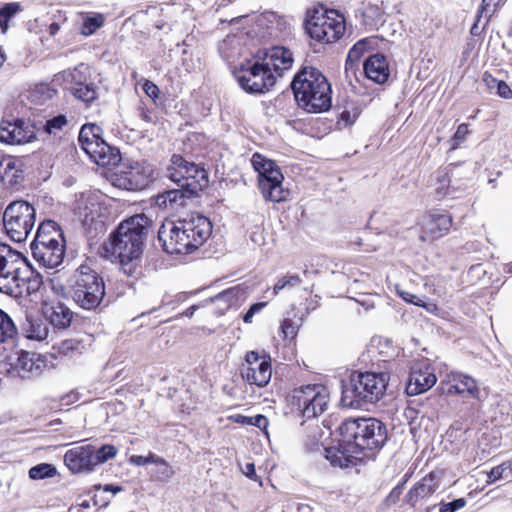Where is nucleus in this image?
Returning <instances> with one entry per match:
<instances>
[{
    "mask_svg": "<svg viewBox=\"0 0 512 512\" xmlns=\"http://www.w3.org/2000/svg\"><path fill=\"white\" fill-rule=\"evenodd\" d=\"M292 398L303 416L312 419L327 410L330 395L325 386L313 384L295 389Z\"/></svg>",
    "mask_w": 512,
    "mask_h": 512,
    "instance_id": "nucleus-14",
    "label": "nucleus"
},
{
    "mask_svg": "<svg viewBox=\"0 0 512 512\" xmlns=\"http://www.w3.org/2000/svg\"><path fill=\"white\" fill-rule=\"evenodd\" d=\"M468 134V125L467 124H460L457 128V131L454 134V140L456 141H463Z\"/></svg>",
    "mask_w": 512,
    "mask_h": 512,
    "instance_id": "nucleus-57",
    "label": "nucleus"
},
{
    "mask_svg": "<svg viewBox=\"0 0 512 512\" xmlns=\"http://www.w3.org/2000/svg\"><path fill=\"white\" fill-rule=\"evenodd\" d=\"M499 97L503 99H511L512 98V89L510 86L502 80L500 84H497L496 93Z\"/></svg>",
    "mask_w": 512,
    "mask_h": 512,
    "instance_id": "nucleus-53",
    "label": "nucleus"
},
{
    "mask_svg": "<svg viewBox=\"0 0 512 512\" xmlns=\"http://www.w3.org/2000/svg\"><path fill=\"white\" fill-rule=\"evenodd\" d=\"M36 138L34 127L23 119L0 122V142L9 145L29 143Z\"/></svg>",
    "mask_w": 512,
    "mask_h": 512,
    "instance_id": "nucleus-16",
    "label": "nucleus"
},
{
    "mask_svg": "<svg viewBox=\"0 0 512 512\" xmlns=\"http://www.w3.org/2000/svg\"><path fill=\"white\" fill-rule=\"evenodd\" d=\"M251 418L252 417L244 416V415H235V416H233L234 422L239 423V424H246V425H250L251 424Z\"/></svg>",
    "mask_w": 512,
    "mask_h": 512,
    "instance_id": "nucleus-59",
    "label": "nucleus"
},
{
    "mask_svg": "<svg viewBox=\"0 0 512 512\" xmlns=\"http://www.w3.org/2000/svg\"><path fill=\"white\" fill-rule=\"evenodd\" d=\"M465 504L466 501L463 498L455 499L452 502L442 504L440 507V512H455L463 508Z\"/></svg>",
    "mask_w": 512,
    "mask_h": 512,
    "instance_id": "nucleus-49",
    "label": "nucleus"
},
{
    "mask_svg": "<svg viewBox=\"0 0 512 512\" xmlns=\"http://www.w3.org/2000/svg\"><path fill=\"white\" fill-rule=\"evenodd\" d=\"M211 232L208 218L192 214L177 221H165L158 231V238L167 253L187 254L199 248Z\"/></svg>",
    "mask_w": 512,
    "mask_h": 512,
    "instance_id": "nucleus-1",
    "label": "nucleus"
},
{
    "mask_svg": "<svg viewBox=\"0 0 512 512\" xmlns=\"http://www.w3.org/2000/svg\"><path fill=\"white\" fill-rule=\"evenodd\" d=\"M483 14H480V12L478 11L477 13V21L474 23V25L471 27V34L472 35H478L479 33V22H480V18L482 17Z\"/></svg>",
    "mask_w": 512,
    "mask_h": 512,
    "instance_id": "nucleus-60",
    "label": "nucleus"
},
{
    "mask_svg": "<svg viewBox=\"0 0 512 512\" xmlns=\"http://www.w3.org/2000/svg\"><path fill=\"white\" fill-rule=\"evenodd\" d=\"M191 196L192 195H189L186 189L179 187L178 189L168 190L162 194L157 195L156 204L159 207L165 208H173L174 205L183 206L185 205V200Z\"/></svg>",
    "mask_w": 512,
    "mask_h": 512,
    "instance_id": "nucleus-28",
    "label": "nucleus"
},
{
    "mask_svg": "<svg viewBox=\"0 0 512 512\" xmlns=\"http://www.w3.org/2000/svg\"><path fill=\"white\" fill-rule=\"evenodd\" d=\"M148 224L147 216L136 214L123 221L110 236V248L107 250L119 259L121 269L129 276L134 275L138 268Z\"/></svg>",
    "mask_w": 512,
    "mask_h": 512,
    "instance_id": "nucleus-2",
    "label": "nucleus"
},
{
    "mask_svg": "<svg viewBox=\"0 0 512 512\" xmlns=\"http://www.w3.org/2000/svg\"><path fill=\"white\" fill-rule=\"evenodd\" d=\"M65 89L67 86H83L88 83L90 78V69L87 65L81 63L72 70H67L62 73Z\"/></svg>",
    "mask_w": 512,
    "mask_h": 512,
    "instance_id": "nucleus-29",
    "label": "nucleus"
},
{
    "mask_svg": "<svg viewBox=\"0 0 512 512\" xmlns=\"http://www.w3.org/2000/svg\"><path fill=\"white\" fill-rule=\"evenodd\" d=\"M13 372L21 378L39 375L42 371V362L35 353L21 351L14 363L11 364Z\"/></svg>",
    "mask_w": 512,
    "mask_h": 512,
    "instance_id": "nucleus-25",
    "label": "nucleus"
},
{
    "mask_svg": "<svg viewBox=\"0 0 512 512\" xmlns=\"http://www.w3.org/2000/svg\"><path fill=\"white\" fill-rule=\"evenodd\" d=\"M159 456L156 454L150 452L148 456H142V455H132L129 458V462L136 466H145L147 464H156L158 461Z\"/></svg>",
    "mask_w": 512,
    "mask_h": 512,
    "instance_id": "nucleus-46",
    "label": "nucleus"
},
{
    "mask_svg": "<svg viewBox=\"0 0 512 512\" xmlns=\"http://www.w3.org/2000/svg\"><path fill=\"white\" fill-rule=\"evenodd\" d=\"M364 72L366 77L375 83H385L390 73L385 56L381 54L370 56L364 63Z\"/></svg>",
    "mask_w": 512,
    "mask_h": 512,
    "instance_id": "nucleus-27",
    "label": "nucleus"
},
{
    "mask_svg": "<svg viewBox=\"0 0 512 512\" xmlns=\"http://www.w3.org/2000/svg\"><path fill=\"white\" fill-rule=\"evenodd\" d=\"M299 331V324L291 319H284L280 326V332L285 341L291 343L297 336Z\"/></svg>",
    "mask_w": 512,
    "mask_h": 512,
    "instance_id": "nucleus-40",
    "label": "nucleus"
},
{
    "mask_svg": "<svg viewBox=\"0 0 512 512\" xmlns=\"http://www.w3.org/2000/svg\"><path fill=\"white\" fill-rule=\"evenodd\" d=\"M44 315L48 323L57 330L68 329L74 318V312L62 302L46 306Z\"/></svg>",
    "mask_w": 512,
    "mask_h": 512,
    "instance_id": "nucleus-24",
    "label": "nucleus"
},
{
    "mask_svg": "<svg viewBox=\"0 0 512 512\" xmlns=\"http://www.w3.org/2000/svg\"><path fill=\"white\" fill-rule=\"evenodd\" d=\"M103 23L104 18L100 14L86 17L81 27V33L85 36L92 35L97 29H99L103 25Z\"/></svg>",
    "mask_w": 512,
    "mask_h": 512,
    "instance_id": "nucleus-39",
    "label": "nucleus"
},
{
    "mask_svg": "<svg viewBox=\"0 0 512 512\" xmlns=\"http://www.w3.org/2000/svg\"><path fill=\"white\" fill-rule=\"evenodd\" d=\"M357 117V112L344 110L340 115L339 123H343L345 126H349L356 121Z\"/></svg>",
    "mask_w": 512,
    "mask_h": 512,
    "instance_id": "nucleus-55",
    "label": "nucleus"
},
{
    "mask_svg": "<svg viewBox=\"0 0 512 512\" xmlns=\"http://www.w3.org/2000/svg\"><path fill=\"white\" fill-rule=\"evenodd\" d=\"M435 179L437 181L436 183V192L440 196H444L449 191V185H450V177L447 172L445 171H437L435 174Z\"/></svg>",
    "mask_w": 512,
    "mask_h": 512,
    "instance_id": "nucleus-42",
    "label": "nucleus"
},
{
    "mask_svg": "<svg viewBox=\"0 0 512 512\" xmlns=\"http://www.w3.org/2000/svg\"><path fill=\"white\" fill-rule=\"evenodd\" d=\"M298 105L310 113L328 111L332 106V90L326 77L314 67H304L291 84Z\"/></svg>",
    "mask_w": 512,
    "mask_h": 512,
    "instance_id": "nucleus-3",
    "label": "nucleus"
},
{
    "mask_svg": "<svg viewBox=\"0 0 512 512\" xmlns=\"http://www.w3.org/2000/svg\"><path fill=\"white\" fill-rule=\"evenodd\" d=\"M28 474L33 480H41L53 477L56 474V468L52 464L41 463L30 468Z\"/></svg>",
    "mask_w": 512,
    "mask_h": 512,
    "instance_id": "nucleus-35",
    "label": "nucleus"
},
{
    "mask_svg": "<svg viewBox=\"0 0 512 512\" xmlns=\"http://www.w3.org/2000/svg\"><path fill=\"white\" fill-rule=\"evenodd\" d=\"M251 164L258 173V186L263 198L274 203L285 201L289 190L283 187L284 176L280 168L259 153L253 154Z\"/></svg>",
    "mask_w": 512,
    "mask_h": 512,
    "instance_id": "nucleus-8",
    "label": "nucleus"
},
{
    "mask_svg": "<svg viewBox=\"0 0 512 512\" xmlns=\"http://www.w3.org/2000/svg\"><path fill=\"white\" fill-rule=\"evenodd\" d=\"M483 83L486 86V88L489 90L490 93H496L497 84H500L502 80H498L495 77H493L491 74L485 72L483 74Z\"/></svg>",
    "mask_w": 512,
    "mask_h": 512,
    "instance_id": "nucleus-50",
    "label": "nucleus"
},
{
    "mask_svg": "<svg viewBox=\"0 0 512 512\" xmlns=\"http://www.w3.org/2000/svg\"><path fill=\"white\" fill-rule=\"evenodd\" d=\"M24 333L28 339L43 341L49 337V327L42 319H27Z\"/></svg>",
    "mask_w": 512,
    "mask_h": 512,
    "instance_id": "nucleus-30",
    "label": "nucleus"
},
{
    "mask_svg": "<svg viewBox=\"0 0 512 512\" xmlns=\"http://www.w3.org/2000/svg\"><path fill=\"white\" fill-rule=\"evenodd\" d=\"M17 334V328L11 317L0 308V344L12 339Z\"/></svg>",
    "mask_w": 512,
    "mask_h": 512,
    "instance_id": "nucleus-33",
    "label": "nucleus"
},
{
    "mask_svg": "<svg viewBox=\"0 0 512 512\" xmlns=\"http://www.w3.org/2000/svg\"><path fill=\"white\" fill-rule=\"evenodd\" d=\"M73 301L84 310H95L105 296L103 278L87 263L81 264L73 274L71 285Z\"/></svg>",
    "mask_w": 512,
    "mask_h": 512,
    "instance_id": "nucleus-7",
    "label": "nucleus"
},
{
    "mask_svg": "<svg viewBox=\"0 0 512 512\" xmlns=\"http://www.w3.org/2000/svg\"><path fill=\"white\" fill-rule=\"evenodd\" d=\"M198 309V306L197 305H193V306H190L189 308H187L184 312H183V315L188 317V318H191L195 311Z\"/></svg>",
    "mask_w": 512,
    "mask_h": 512,
    "instance_id": "nucleus-61",
    "label": "nucleus"
},
{
    "mask_svg": "<svg viewBox=\"0 0 512 512\" xmlns=\"http://www.w3.org/2000/svg\"><path fill=\"white\" fill-rule=\"evenodd\" d=\"M503 1L504 0H482L479 12L480 14L485 13L486 22H488L490 16L496 10V8L503 4Z\"/></svg>",
    "mask_w": 512,
    "mask_h": 512,
    "instance_id": "nucleus-47",
    "label": "nucleus"
},
{
    "mask_svg": "<svg viewBox=\"0 0 512 512\" xmlns=\"http://www.w3.org/2000/svg\"><path fill=\"white\" fill-rule=\"evenodd\" d=\"M117 454V449L113 445H103L99 449L93 446V459L95 467L113 459Z\"/></svg>",
    "mask_w": 512,
    "mask_h": 512,
    "instance_id": "nucleus-36",
    "label": "nucleus"
},
{
    "mask_svg": "<svg viewBox=\"0 0 512 512\" xmlns=\"http://www.w3.org/2000/svg\"><path fill=\"white\" fill-rule=\"evenodd\" d=\"M53 349L59 355L74 357L83 353L85 345L81 339L70 338L55 344Z\"/></svg>",
    "mask_w": 512,
    "mask_h": 512,
    "instance_id": "nucleus-31",
    "label": "nucleus"
},
{
    "mask_svg": "<svg viewBox=\"0 0 512 512\" xmlns=\"http://www.w3.org/2000/svg\"><path fill=\"white\" fill-rule=\"evenodd\" d=\"M436 381L437 378L434 373V368L426 360L418 361L411 367L406 386L407 394H422L431 389Z\"/></svg>",
    "mask_w": 512,
    "mask_h": 512,
    "instance_id": "nucleus-17",
    "label": "nucleus"
},
{
    "mask_svg": "<svg viewBox=\"0 0 512 512\" xmlns=\"http://www.w3.org/2000/svg\"><path fill=\"white\" fill-rule=\"evenodd\" d=\"M246 367L242 370L243 378L258 387L266 386L272 376L271 358L259 355L255 351L247 352L245 356Z\"/></svg>",
    "mask_w": 512,
    "mask_h": 512,
    "instance_id": "nucleus-15",
    "label": "nucleus"
},
{
    "mask_svg": "<svg viewBox=\"0 0 512 512\" xmlns=\"http://www.w3.org/2000/svg\"><path fill=\"white\" fill-rule=\"evenodd\" d=\"M452 225V218L446 213H430L422 220L423 235L421 239L436 240L446 235Z\"/></svg>",
    "mask_w": 512,
    "mask_h": 512,
    "instance_id": "nucleus-22",
    "label": "nucleus"
},
{
    "mask_svg": "<svg viewBox=\"0 0 512 512\" xmlns=\"http://www.w3.org/2000/svg\"><path fill=\"white\" fill-rule=\"evenodd\" d=\"M3 222L9 238L15 242H22L35 225L36 210L27 201H13L4 211Z\"/></svg>",
    "mask_w": 512,
    "mask_h": 512,
    "instance_id": "nucleus-10",
    "label": "nucleus"
},
{
    "mask_svg": "<svg viewBox=\"0 0 512 512\" xmlns=\"http://www.w3.org/2000/svg\"><path fill=\"white\" fill-rule=\"evenodd\" d=\"M298 512H312V508L308 504H299Z\"/></svg>",
    "mask_w": 512,
    "mask_h": 512,
    "instance_id": "nucleus-62",
    "label": "nucleus"
},
{
    "mask_svg": "<svg viewBox=\"0 0 512 512\" xmlns=\"http://www.w3.org/2000/svg\"><path fill=\"white\" fill-rule=\"evenodd\" d=\"M167 176L179 187L196 195L208 185V175L204 168L188 162L181 155H173Z\"/></svg>",
    "mask_w": 512,
    "mask_h": 512,
    "instance_id": "nucleus-12",
    "label": "nucleus"
},
{
    "mask_svg": "<svg viewBox=\"0 0 512 512\" xmlns=\"http://www.w3.org/2000/svg\"><path fill=\"white\" fill-rule=\"evenodd\" d=\"M78 141L83 151L99 166L116 165L121 159L119 150L105 142L102 129L96 124L83 125Z\"/></svg>",
    "mask_w": 512,
    "mask_h": 512,
    "instance_id": "nucleus-9",
    "label": "nucleus"
},
{
    "mask_svg": "<svg viewBox=\"0 0 512 512\" xmlns=\"http://www.w3.org/2000/svg\"><path fill=\"white\" fill-rule=\"evenodd\" d=\"M105 491H110V492L116 494L117 492L121 491V487L113 486V485H106Z\"/></svg>",
    "mask_w": 512,
    "mask_h": 512,
    "instance_id": "nucleus-63",
    "label": "nucleus"
},
{
    "mask_svg": "<svg viewBox=\"0 0 512 512\" xmlns=\"http://www.w3.org/2000/svg\"><path fill=\"white\" fill-rule=\"evenodd\" d=\"M67 90L75 96V98L85 102L91 103L97 98V87L94 83L88 82L83 86H67Z\"/></svg>",
    "mask_w": 512,
    "mask_h": 512,
    "instance_id": "nucleus-32",
    "label": "nucleus"
},
{
    "mask_svg": "<svg viewBox=\"0 0 512 512\" xmlns=\"http://www.w3.org/2000/svg\"><path fill=\"white\" fill-rule=\"evenodd\" d=\"M244 298V289L240 286H234L217 294L209 302L215 305L219 315H223L230 308L238 306Z\"/></svg>",
    "mask_w": 512,
    "mask_h": 512,
    "instance_id": "nucleus-26",
    "label": "nucleus"
},
{
    "mask_svg": "<svg viewBox=\"0 0 512 512\" xmlns=\"http://www.w3.org/2000/svg\"><path fill=\"white\" fill-rule=\"evenodd\" d=\"M370 48L369 39H361L353 45L347 55V64L357 62L363 56L365 52Z\"/></svg>",
    "mask_w": 512,
    "mask_h": 512,
    "instance_id": "nucleus-37",
    "label": "nucleus"
},
{
    "mask_svg": "<svg viewBox=\"0 0 512 512\" xmlns=\"http://www.w3.org/2000/svg\"><path fill=\"white\" fill-rule=\"evenodd\" d=\"M268 424H269V421H268L267 417H265L264 415L259 414V415L253 416L251 418L250 425L258 427L260 430L265 432L266 435H268V433H267Z\"/></svg>",
    "mask_w": 512,
    "mask_h": 512,
    "instance_id": "nucleus-52",
    "label": "nucleus"
},
{
    "mask_svg": "<svg viewBox=\"0 0 512 512\" xmlns=\"http://www.w3.org/2000/svg\"><path fill=\"white\" fill-rule=\"evenodd\" d=\"M152 170L149 166L133 162L117 174V185L126 190H142L150 182Z\"/></svg>",
    "mask_w": 512,
    "mask_h": 512,
    "instance_id": "nucleus-18",
    "label": "nucleus"
},
{
    "mask_svg": "<svg viewBox=\"0 0 512 512\" xmlns=\"http://www.w3.org/2000/svg\"><path fill=\"white\" fill-rule=\"evenodd\" d=\"M59 30V25L57 23H52L49 27V32L51 35H55Z\"/></svg>",
    "mask_w": 512,
    "mask_h": 512,
    "instance_id": "nucleus-64",
    "label": "nucleus"
},
{
    "mask_svg": "<svg viewBox=\"0 0 512 512\" xmlns=\"http://www.w3.org/2000/svg\"><path fill=\"white\" fill-rule=\"evenodd\" d=\"M50 286H51L52 292L56 296H58V297H66L67 289H66V287H65V285L63 283H61L60 281H58L56 279H52L50 281Z\"/></svg>",
    "mask_w": 512,
    "mask_h": 512,
    "instance_id": "nucleus-54",
    "label": "nucleus"
},
{
    "mask_svg": "<svg viewBox=\"0 0 512 512\" xmlns=\"http://www.w3.org/2000/svg\"><path fill=\"white\" fill-rule=\"evenodd\" d=\"M257 55L275 76L276 81L283 76L285 71L290 70L294 63L293 53L282 46L259 51Z\"/></svg>",
    "mask_w": 512,
    "mask_h": 512,
    "instance_id": "nucleus-19",
    "label": "nucleus"
},
{
    "mask_svg": "<svg viewBox=\"0 0 512 512\" xmlns=\"http://www.w3.org/2000/svg\"><path fill=\"white\" fill-rule=\"evenodd\" d=\"M435 490L436 486L433 483L432 477H425L409 491V497L410 500L413 498H425L432 495Z\"/></svg>",
    "mask_w": 512,
    "mask_h": 512,
    "instance_id": "nucleus-34",
    "label": "nucleus"
},
{
    "mask_svg": "<svg viewBox=\"0 0 512 512\" xmlns=\"http://www.w3.org/2000/svg\"><path fill=\"white\" fill-rule=\"evenodd\" d=\"M307 33L318 42L332 43L345 32V19L335 10L316 12L305 24Z\"/></svg>",
    "mask_w": 512,
    "mask_h": 512,
    "instance_id": "nucleus-13",
    "label": "nucleus"
},
{
    "mask_svg": "<svg viewBox=\"0 0 512 512\" xmlns=\"http://www.w3.org/2000/svg\"><path fill=\"white\" fill-rule=\"evenodd\" d=\"M339 430L342 441L350 444L360 458L364 451L377 450L387 440L386 427L376 418H350L341 424Z\"/></svg>",
    "mask_w": 512,
    "mask_h": 512,
    "instance_id": "nucleus-5",
    "label": "nucleus"
},
{
    "mask_svg": "<svg viewBox=\"0 0 512 512\" xmlns=\"http://www.w3.org/2000/svg\"><path fill=\"white\" fill-rule=\"evenodd\" d=\"M67 123L64 115H58L49 119L45 124V131L49 134H56L57 131L61 130Z\"/></svg>",
    "mask_w": 512,
    "mask_h": 512,
    "instance_id": "nucleus-45",
    "label": "nucleus"
},
{
    "mask_svg": "<svg viewBox=\"0 0 512 512\" xmlns=\"http://www.w3.org/2000/svg\"><path fill=\"white\" fill-rule=\"evenodd\" d=\"M156 465L157 470L155 475L156 478L160 481H168L175 474L173 467L161 457L158 458Z\"/></svg>",
    "mask_w": 512,
    "mask_h": 512,
    "instance_id": "nucleus-41",
    "label": "nucleus"
},
{
    "mask_svg": "<svg viewBox=\"0 0 512 512\" xmlns=\"http://www.w3.org/2000/svg\"><path fill=\"white\" fill-rule=\"evenodd\" d=\"M301 283V279L298 275H286L279 279L274 285V294H278L285 288L295 287Z\"/></svg>",
    "mask_w": 512,
    "mask_h": 512,
    "instance_id": "nucleus-43",
    "label": "nucleus"
},
{
    "mask_svg": "<svg viewBox=\"0 0 512 512\" xmlns=\"http://www.w3.org/2000/svg\"><path fill=\"white\" fill-rule=\"evenodd\" d=\"M400 296L408 303H412L416 306L424 307L429 312H434L437 310V306L434 303H428L426 304L423 299L419 298L418 296L410 293V292H400Z\"/></svg>",
    "mask_w": 512,
    "mask_h": 512,
    "instance_id": "nucleus-44",
    "label": "nucleus"
},
{
    "mask_svg": "<svg viewBox=\"0 0 512 512\" xmlns=\"http://www.w3.org/2000/svg\"><path fill=\"white\" fill-rule=\"evenodd\" d=\"M66 242L62 230L52 220L43 221L30 245L31 253L41 266L54 269L64 259Z\"/></svg>",
    "mask_w": 512,
    "mask_h": 512,
    "instance_id": "nucleus-6",
    "label": "nucleus"
},
{
    "mask_svg": "<svg viewBox=\"0 0 512 512\" xmlns=\"http://www.w3.org/2000/svg\"><path fill=\"white\" fill-rule=\"evenodd\" d=\"M243 473L251 478V479H254V477L256 476V472H255V466L253 463H247L243 469Z\"/></svg>",
    "mask_w": 512,
    "mask_h": 512,
    "instance_id": "nucleus-58",
    "label": "nucleus"
},
{
    "mask_svg": "<svg viewBox=\"0 0 512 512\" xmlns=\"http://www.w3.org/2000/svg\"><path fill=\"white\" fill-rule=\"evenodd\" d=\"M93 445L76 446L64 455V462L72 473L92 472L95 469Z\"/></svg>",
    "mask_w": 512,
    "mask_h": 512,
    "instance_id": "nucleus-20",
    "label": "nucleus"
},
{
    "mask_svg": "<svg viewBox=\"0 0 512 512\" xmlns=\"http://www.w3.org/2000/svg\"><path fill=\"white\" fill-rule=\"evenodd\" d=\"M265 305H266V303H264V302H259V303L253 304L249 308V310L245 313V315L243 316V321L245 323H251L254 315L259 313L265 307Z\"/></svg>",
    "mask_w": 512,
    "mask_h": 512,
    "instance_id": "nucleus-51",
    "label": "nucleus"
},
{
    "mask_svg": "<svg viewBox=\"0 0 512 512\" xmlns=\"http://www.w3.org/2000/svg\"><path fill=\"white\" fill-rule=\"evenodd\" d=\"M389 381L387 373L353 372L342 381L341 404L347 408H362L379 401Z\"/></svg>",
    "mask_w": 512,
    "mask_h": 512,
    "instance_id": "nucleus-4",
    "label": "nucleus"
},
{
    "mask_svg": "<svg viewBox=\"0 0 512 512\" xmlns=\"http://www.w3.org/2000/svg\"><path fill=\"white\" fill-rule=\"evenodd\" d=\"M510 469L509 463H502L501 465H498L491 469V471L488 474L489 482H495L503 477H505V471Z\"/></svg>",
    "mask_w": 512,
    "mask_h": 512,
    "instance_id": "nucleus-48",
    "label": "nucleus"
},
{
    "mask_svg": "<svg viewBox=\"0 0 512 512\" xmlns=\"http://www.w3.org/2000/svg\"><path fill=\"white\" fill-rule=\"evenodd\" d=\"M324 457L333 466L347 468L357 464L361 458L350 448V444L344 443L342 440L337 446H329L323 448Z\"/></svg>",
    "mask_w": 512,
    "mask_h": 512,
    "instance_id": "nucleus-23",
    "label": "nucleus"
},
{
    "mask_svg": "<svg viewBox=\"0 0 512 512\" xmlns=\"http://www.w3.org/2000/svg\"><path fill=\"white\" fill-rule=\"evenodd\" d=\"M447 393L460 395L464 398L480 399V389L471 376L461 372H451L447 375Z\"/></svg>",
    "mask_w": 512,
    "mask_h": 512,
    "instance_id": "nucleus-21",
    "label": "nucleus"
},
{
    "mask_svg": "<svg viewBox=\"0 0 512 512\" xmlns=\"http://www.w3.org/2000/svg\"><path fill=\"white\" fill-rule=\"evenodd\" d=\"M21 10L19 3H8L0 9V26L3 31L8 28L10 19Z\"/></svg>",
    "mask_w": 512,
    "mask_h": 512,
    "instance_id": "nucleus-38",
    "label": "nucleus"
},
{
    "mask_svg": "<svg viewBox=\"0 0 512 512\" xmlns=\"http://www.w3.org/2000/svg\"><path fill=\"white\" fill-rule=\"evenodd\" d=\"M240 87L248 93H265L275 84V76L256 54L234 72Z\"/></svg>",
    "mask_w": 512,
    "mask_h": 512,
    "instance_id": "nucleus-11",
    "label": "nucleus"
},
{
    "mask_svg": "<svg viewBox=\"0 0 512 512\" xmlns=\"http://www.w3.org/2000/svg\"><path fill=\"white\" fill-rule=\"evenodd\" d=\"M144 92L152 99L158 97L159 89L158 87L151 81L146 80L143 84Z\"/></svg>",
    "mask_w": 512,
    "mask_h": 512,
    "instance_id": "nucleus-56",
    "label": "nucleus"
}]
</instances>
